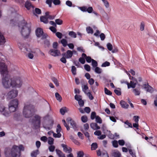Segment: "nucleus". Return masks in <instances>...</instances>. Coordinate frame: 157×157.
Returning <instances> with one entry per match:
<instances>
[{
	"label": "nucleus",
	"mask_w": 157,
	"mask_h": 157,
	"mask_svg": "<svg viewBox=\"0 0 157 157\" xmlns=\"http://www.w3.org/2000/svg\"><path fill=\"white\" fill-rule=\"evenodd\" d=\"M78 61L82 64H84L85 63V59L83 57H80Z\"/></svg>",
	"instance_id": "nucleus-57"
},
{
	"label": "nucleus",
	"mask_w": 157,
	"mask_h": 157,
	"mask_svg": "<svg viewBox=\"0 0 157 157\" xmlns=\"http://www.w3.org/2000/svg\"><path fill=\"white\" fill-rule=\"evenodd\" d=\"M19 150L20 151L24 150V147L22 145H20L19 146H13L10 150L9 152H6V157H19L17 154Z\"/></svg>",
	"instance_id": "nucleus-2"
},
{
	"label": "nucleus",
	"mask_w": 157,
	"mask_h": 157,
	"mask_svg": "<svg viewBox=\"0 0 157 157\" xmlns=\"http://www.w3.org/2000/svg\"><path fill=\"white\" fill-rule=\"evenodd\" d=\"M41 117L37 115H35L32 120V123L36 128H38L40 127V124Z\"/></svg>",
	"instance_id": "nucleus-7"
},
{
	"label": "nucleus",
	"mask_w": 157,
	"mask_h": 157,
	"mask_svg": "<svg viewBox=\"0 0 157 157\" xmlns=\"http://www.w3.org/2000/svg\"><path fill=\"white\" fill-rule=\"evenodd\" d=\"M90 126L92 129L94 130L99 129H100V127L98 126V124L96 123H92L90 124Z\"/></svg>",
	"instance_id": "nucleus-24"
},
{
	"label": "nucleus",
	"mask_w": 157,
	"mask_h": 157,
	"mask_svg": "<svg viewBox=\"0 0 157 157\" xmlns=\"http://www.w3.org/2000/svg\"><path fill=\"white\" fill-rule=\"evenodd\" d=\"M17 107L9 105V109L10 112H15L17 110Z\"/></svg>",
	"instance_id": "nucleus-22"
},
{
	"label": "nucleus",
	"mask_w": 157,
	"mask_h": 157,
	"mask_svg": "<svg viewBox=\"0 0 157 157\" xmlns=\"http://www.w3.org/2000/svg\"><path fill=\"white\" fill-rule=\"evenodd\" d=\"M79 8L83 12H86L87 7L86 6L80 7H79Z\"/></svg>",
	"instance_id": "nucleus-63"
},
{
	"label": "nucleus",
	"mask_w": 157,
	"mask_h": 157,
	"mask_svg": "<svg viewBox=\"0 0 157 157\" xmlns=\"http://www.w3.org/2000/svg\"><path fill=\"white\" fill-rule=\"evenodd\" d=\"M52 80L57 86L59 85V84L57 79L54 77L52 78Z\"/></svg>",
	"instance_id": "nucleus-38"
},
{
	"label": "nucleus",
	"mask_w": 157,
	"mask_h": 157,
	"mask_svg": "<svg viewBox=\"0 0 157 157\" xmlns=\"http://www.w3.org/2000/svg\"><path fill=\"white\" fill-rule=\"evenodd\" d=\"M56 151L59 157H65V154L59 150L56 149Z\"/></svg>",
	"instance_id": "nucleus-21"
},
{
	"label": "nucleus",
	"mask_w": 157,
	"mask_h": 157,
	"mask_svg": "<svg viewBox=\"0 0 157 157\" xmlns=\"http://www.w3.org/2000/svg\"><path fill=\"white\" fill-rule=\"evenodd\" d=\"M55 96L56 99L59 102L61 101L62 100V97L58 93H56L55 94Z\"/></svg>",
	"instance_id": "nucleus-28"
},
{
	"label": "nucleus",
	"mask_w": 157,
	"mask_h": 157,
	"mask_svg": "<svg viewBox=\"0 0 157 157\" xmlns=\"http://www.w3.org/2000/svg\"><path fill=\"white\" fill-rule=\"evenodd\" d=\"M132 91L135 95H139L140 94V89H134L132 90Z\"/></svg>",
	"instance_id": "nucleus-27"
},
{
	"label": "nucleus",
	"mask_w": 157,
	"mask_h": 157,
	"mask_svg": "<svg viewBox=\"0 0 157 157\" xmlns=\"http://www.w3.org/2000/svg\"><path fill=\"white\" fill-rule=\"evenodd\" d=\"M54 139L51 137H49L48 138V144L51 145L53 144L54 143Z\"/></svg>",
	"instance_id": "nucleus-41"
},
{
	"label": "nucleus",
	"mask_w": 157,
	"mask_h": 157,
	"mask_svg": "<svg viewBox=\"0 0 157 157\" xmlns=\"http://www.w3.org/2000/svg\"><path fill=\"white\" fill-rule=\"evenodd\" d=\"M118 142L117 140H114L112 142L113 146L115 147H118Z\"/></svg>",
	"instance_id": "nucleus-47"
},
{
	"label": "nucleus",
	"mask_w": 157,
	"mask_h": 157,
	"mask_svg": "<svg viewBox=\"0 0 157 157\" xmlns=\"http://www.w3.org/2000/svg\"><path fill=\"white\" fill-rule=\"evenodd\" d=\"M124 123L126 125H125L124 127L126 128H128L129 127L132 128V124L131 123L129 122L128 121L124 122Z\"/></svg>",
	"instance_id": "nucleus-35"
},
{
	"label": "nucleus",
	"mask_w": 157,
	"mask_h": 157,
	"mask_svg": "<svg viewBox=\"0 0 157 157\" xmlns=\"http://www.w3.org/2000/svg\"><path fill=\"white\" fill-rule=\"evenodd\" d=\"M9 105L18 107V101L17 99L12 100L10 101Z\"/></svg>",
	"instance_id": "nucleus-16"
},
{
	"label": "nucleus",
	"mask_w": 157,
	"mask_h": 157,
	"mask_svg": "<svg viewBox=\"0 0 157 157\" xmlns=\"http://www.w3.org/2000/svg\"><path fill=\"white\" fill-rule=\"evenodd\" d=\"M25 7L28 10H30L31 8L34 9V6L32 5L30 2L28 1L26 2Z\"/></svg>",
	"instance_id": "nucleus-17"
},
{
	"label": "nucleus",
	"mask_w": 157,
	"mask_h": 157,
	"mask_svg": "<svg viewBox=\"0 0 157 157\" xmlns=\"http://www.w3.org/2000/svg\"><path fill=\"white\" fill-rule=\"evenodd\" d=\"M18 46L22 52L26 53L27 52H30V49H28L27 46H25L24 44L22 42H19L18 43Z\"/></svg>",
	"instance_id": "nucleus-9"
},
{
	"label": "nucleus",
	"mask_w": 157,
	"mask_h": 157,
	"mask_svg": "<svg viewBox=\"0 0 157 157\" xmlns=\"http://www.w3.org/2000/svg\"><path fill=\"white\" fill-rule=\"evenodd\" d=\"M86 94L89 97V99L90 100H92L94 99V98L90 92H88V93H86Z\"/></svg>",
	"instance_id": "nucleus-48"
},
{
	"label": "nucleus",
	"mask_w": 157,
	"mask_h": 157,
	"mask_svg": "<svg viewBox=\"0 0 157 157\" xmlns=\"http://www.w3.org/2000/svg\"><path fill=\"white\" fill-rule=\"evenodd\" d=\"M118 143L120 145L122 146L124 144L125 141L123 140H118Z\"/></svg>",
	"instance_id": "nucleus-55"
},
{
	"label": "nucleus",
	"mask_w": 157,
	"mask_h": 157,
	"mask_svg": "<svg viewBox=\"0 0 157 157\" xmlns=\"http://www.w3.org/2000/svg\"><path fill=\"white\" fill-rule=\"evenodd\" d=\"M114 92L117 95L119 96L121 94V89L119 88H117L116 89H115L114 90Z\"/></svg>",
	"instance_id": "nucleus-30"
},
{
	"label": "nucleus",
	"mask_w": 157,
	"mask_h": 157,
	"mask_svg": "<svg viewBox=\"0 0 157 157\" xmlns=\"http://www.w3.org/2000/svg\"><path fill=\"white\" fill-rule=\"evenodd\" d=\"M53 2L55 5H60L61 2L60 0H53Z\"/></svg>",
	"instance_id": "nucleus-53"
},
{
	"label": "nucleus",
	"mask_w": 157,
	"mask_h": 157,
	"mask_svg": "<svg viewBox=\"0 0 157 157\" xmlns=\"http://www.w3.org/2000/svg\"><path fill=\"white\" fill-rule=\"evenodd\" d=\"M144 88L145 89V90L147 92L152 93L153 91V90L152 87L150 86L148 84H144Z\"/></svg>",
	"instance_id": "nucleus-15"
},
{
	"label": "nucleus",
	"mask_w": 157,
	"mask_h": 157,
	"mask_svg": "<svg viewBox=\"0 0 157 157\" xmlns=\"http://www.w3.org/2000/svg\"><path fill=\"white\" fill-rule=\"evenodd\" d=\"M18 27L19 30L22 36L24 38H28L31 30L30 25L24 21L19 24Z\"/></svg>",
	"instance_id": "nucleus-1"
},
{
	"label": "nucleus",
	"mask_w": 157,
	"mask_h": 157,
	"mask_svg": "<svg viewBox=\"0 0 157 157\" xmlns=\"http://www.w3.org/2000/svg\"><path fill=\"white\" fill-rule=\"evenodd\" d=\"M73 53L72 51L71 50H67L66 53L62 54V56L63 57H65L67 59H69L73 55Z\"/></svg>",
	"instance_id": "nucleus-11"
},
{
	"label": "nucleus",
	"mask_w": 157,
	"mask_h": 157,
	"mask_svg": "<svg viewBox=\"0 0 157 157\" xmlns=\"http://www.w3.org/2000/svg\"><path fill=\"white\" fill-rule=\"evenodd\" d=\"M122 108L124 109H128L129 106V105L125 101L121 100L120 102Z\"/></svg>",
	"instance_id": "nucleus-20"
},
{
	"label": "nucleus",
	"mask_w": 157,
	"mask_h": 157,
	"mask_svg": "<svg viewBox=\"0 0 157 157\" xmlns=\"http://www.w3.org/2000/svg\"><path fill=\"white\" fill-rule=\"evenodd\" d=\"M85 69L87 71H89L90 70V67L88 64H85L84 66Z\"/></svg>",
	"instance_id": "nucleus-52"
},
{
	"label": "nucleus",
	"mask_w": 157,
	"mask_h": 157,
	"mask_svg": "<svg viewBox=\"0 0 157 157\" xmlns=\"http://www.w3.org/2000/svg\"><path fill=\"white\" fill-rule=\"evenodd\" d=\"M107 47L109 51H111L113 49V46L110 43H108L107 44Z\"/></svg>",
	"instance_id": "nucleus-51"
},
{
	"label": "nucleus",
	"mask_w": 157,
	"mask_h": 157,
	"mask_svg": "<svg viewBox=\"0 0 157 157\" xmlns=\"http://www.w3.org/2000/svg\"><path fill=\"white\" fill-rule=\"evenodd\" d=\"M2 83L3 87L5 89L13 88L12 78H10L9 75L2 77Z\"/></svg>",
	"instance_id": "nucleus-4"
},
{
	"label": "nucleus",
	"mask_w": 157,
	"mask_h": 157,
	"mask_svg": "<svg viewBox=\"0 0 157 157\" xmlns=\"http://www.w3.org/2000/svg\"><path fill=\"white\" fill-rule=\"evenodd\" d=\"M36 35L37 37H40L43 34V32L42 29L40 28H37L36 31Z\"/></svg>",
	"instance_id": "nucleus-19"
},
{
	"label": "nucleus",
	"mask_w": 157,
	"mask_h": 157,
	"mask_svg": "<svg viewBox=\"0 0 157 157\" xmlns=\"http://www.w3.org/2000/svg\"><path fill=\"white\" fill-rule=\"evenodd\" d=\"M61 43L64 47H66L67 44V40L65 39H62L61 40Z\"/></svg>",
	"instance_id": "nucleus-39"
},
{
	"label": "nucleus",
	"mask_w": 157,
	"mask_h": 157,
	"mask_svg": "<svg viewBox=\"0 0 157 157\" xmlns=\"http://www.w3.org/2000/svg\"><path fill=\"white\" fill-rule=\"evenodd\" d=\"M112 155L114 157H121V153L117 150L113 151L112 152Z\"/></svg>",
	"instance_id": "nucleus-23"
},
{
	"label": "nucleus",
	"mask_w": 157,
	"mask_h": 157,
	"mask_svg": "<svg viewBox=\"0 0 157 157\" xmlns=\"http://www.w3.org/2000/svg\"><path fill=\"white\" fill-rule=\"evenodd\" d=\"M67 112L66 107H63L60 109V112L61 114L64 115Z\"/></svg>",
	"instance_id": "nucleus-40"
},
{
	"label": "nucleus",
	"mask_w": 157,
	"mask_h": 157,
	"mask_svg": "<svg viewBox=\"0 0 157 157\" xmlns=\"http://www.w3.org/2000/svg\"><path fill=\"white\" fill-rule=\"evenodd\" d=\"M57 133L56 134L55 133H53V136L55 138H60L61 136V135L60 133Z\"/></svg>",
	"instance_id": "nucleus-56"
},
{
	"label": "nucleus",
	"mask_w": 157,
	"mask_h": 157,
	"mask_svg": "<svg viewBox=\"0 0 157 157\" xmlns=\"http://www.w3.org/2000/svg\"><path fill=\"white\" fill-rule=\"evenodd\" d=\"M75 98L78 101L82 99V97L81 95L76 94L75 96Z\"/></svg>",
	"instance_id": "nucleus-49"
},
{
	"label": "nucleus",
	"mask_w": 157,
	"mask_h": 157,
	"mask_svg": "<svg viewBox=\"0 0 157 157\" xmlns=\"http://www.w3.org/2000/svg\"><path fill=\"white\" fill-rule=\"evenodd\" d=\"M38 150H36L33 151L31 153V155L32 157H36L38 154Z\"/></svg>",
	"instance_id": "nucleus-32"
},
{
	"label": "nucleus",
	"mask_w": 157,
	"mask_h": 157,
	"mask_svg": "<svg viewBox=\"0 0 157 157\" xmlns=\"http://www.w3.org/2000/svg\"><path fill=\"white\" fill-rule=\"evenodd\" d=\"M34 108L33 106L29 102L25 104L23 111L24 116L27 118L31 117L34 113Z\"/></svg>",
	"instance_id": "nucleus-3"
},
{
	"label": "nucleus",
	"mask_w": 157,
	"mask_h": 157,
	"mask_svg": "<svg viewBox=\"0 0 157 157\" xmlns=\"http://www.w3.org/2000/svg\"><path fill=\"white\" fill-rule=\"evenodd\" d=\"M69 35L71 37L75 38L76 37L77 34L75 32L71 31L69 32Z\"/></svg>",
	"instance_id": "nucleus-29"
},
{
	"label": "nucleus",
	"mask_w": 157,
	"mask_h": 157,
	"mask_svg": "<svg viewBox=\"0 0 157 157\" xmlns=\"http://www.w3.org/2000/svg\"><path fill=\"white\" fill-rule=\"evenodd\" d=\"M18 91L16 89H12L9 91L6 94L7 98L10 100L14 98L18 95Z\"/></svg>",
	"instance_id": "nucleus-8"
},
{
	"label": "nucleus",
	"mask_w": 157,
	"mask_h": 157,
	"mask_svg": "<svg viewBox=\"0 0 157 157\" xmlns=\"http://www.w3.org/2000/svg\"><path fill=\"white\" fill-rule=\"evenodd\" d=\"M110 63L108 61H106L104 63H103L101 65L102 67H106L110 65Z\"/></svg>",
	"instance_id": "nucleus-54"
},
{
	"label": "nucleus",
	"mask_w": 157,
	"mask_h": 157,
	"mask_svg": "<svg viewBox=\"0 0 157 157\" xmlns=\"http://www.w3.org/2000/svg\"><path fill=\"white\" fill-rule=\"evenodd\" d=\"M40 20L41 22H44L45 24H47L48 22V18L45 16H41L40 17Z\"/></svg>",
	"instance_id": "nucleus-26"
},
{
	"label": "nucleus",
	"mask_w": 157,
	"mask_h": 157,
	"mask_svg": "<svg viewBox=\"0 0 157 157\" xmlns=\"http://www.w3.org/2000/svg\"><path fill=\"white\" fill-rule=\"evenodd\" d=\"M105 93L107 95H111L112 94V93L109 90H108L105 87L104 88Z\"/></svg>",
	"instance_id": "nucleus-44"
},
{
	"label": "nucleus",
	"mask_w": 157,
	"mask_h": 157,
	"mask_svg": "<svg viewBox=\"0 0 157 157\" xmlns=\"http://www.w3.org/2000/svg\"><path fill=\"white\" fill-rule=\"evenodd\" d=\"M92 65L94 67H97L98 66L97 62L96 60L92 59Z\"/></svg>",
	"instance_id": "nucleus-45"
},
{
	"label": "nucleus",
	"mask_w": 157,
	"mask_h": 157,
	"mask_svg": "<svg viewBox=\"0 0 157 157\" xmlns=\"http://www.w3.org/2000/svg\"><path fill=\"white\" fill-rule=\"evenodd\" d=\"M13 88H20L22 85V78L20 76H15L12 78Z\"/></svg>",
	"instance_id": "nucleus-5"
},
{
	"label": "nucleus",
	"mask_w": 157,
	"mask_h": 157,
	"mask_svg": "<svg viewBox=\"0 0 157 157\" xmlns=\"http://www.w3.org/2000/svg\"><path fill=\"white\" fill-rule=\"evenodd\" d=\"M55 147L54 145H51L48 147V149L50 151L53 152L55 149Z\"/></svg>",
	"instance_id": "nucleus-46"
},
{
	"label": "nucleus",
	"mask_w": 157,
	"mask_h": 157,
	"mask_svg": "<svg viewBox=\"0 0 157 157\" xmlns=\"http://www.w3.org/2000/svg\"><path fill=\"white\" fill-rule=\"evenodd\" d=\"M97 147V144L96 143H93L91 145V150H95Z\"/></svg>",
	"instance_id": "nucleus-37"
},
{
	"label": "nucleus",
	"mask_w": 157,
	"mask_h": 157,
	"mask_svg": "<svg viewBox=\"0 0 157 157\" xmlns=\"http://www.w3.org/2000/svg\"><path fill=\"white\" fill-rule=\"evenodd\" d=\"M56 35L57 37L59 39H61L62 37V34L60 32H56Z\"/></svg>",
	"instance_id": "nucleus-58"
},
{
	"label": "nucleus",
	"mask_w": 157,
	"mask_h": 157,
	"mask_svg": "<svg viewBox=\"0 0 157 157\" xmlns=\"http://www.w3.org/2000/svg\"><path fill=\"white\" fill-rule=\"evenodd\" d=\"M55 22L56 24L61 25L63 24V21L59 19H57L55 20Z\"/></svg>",
	"instance_id": "nucleus-42"
},
{
	"label": "nucleus",
	"mask_w": 157,
	"mask_h": 157,
	"mask_svg": "<svg viewBox=\"0 0 157 157\" xmlns=\"http://www.w3.org/2000/svg\"><path fill=\"white\" fill-rule=\"evenodd\" d=\"M0 73L2 77L9 75L7 66L3 62H0Z\"/></svg>",
	"instance_id": "nucleus-6"
},
{
	"label": "nucleus",
	"mask_w": 157,
	"mask_h": 157,
	"mask_svg": "<svg viewBox=\"0 0 157 157\" xmlns=\"http://www.w3.org/2000/svg\"><path fill=\"white\" fill-rule=\"evenodd\" d=\"M78 104L80 107H82L84 105V101L82 99L78 101Z\"/></svg>",
	"instance_id": "nucleus-59"
},
{
	"label": "nucleus",
	"mask_w": 157,
	"mask_h": 157,
	"mask_svg": "<svg viewBox=\"0 0 157 157\" xmlns=\"http://www.w3.org/2000/svg\"><path fill=\"white\" fill-rule=\"evenodd\" d=\"M76 68L75 66H73L71 67V71L74 75H75L76 74Z\"/></svg>",
	"instance_id": "nucleus-34"
},
{
	"label": "nucleus",
	"mask_w": 157,
	"mask_h": 157,
	"mask_svg": "<svg viewBox=\"0 0 157 157\" xmlns=\"http://www.w3.org/2000/svg\"><path fill=\"white\" fill-rule=\"evenodd\" d=\"M102 1L104 4V6L106 8H109V4L107 0H102Z\"/></svg>",
	"instance_id": "nucleus-31"
},
{
	"label": "nucleus",
	"mask_w": 157,
	"mask_h": 157,
	"mask_svg": "<svg viewBox=\"0 0 157 157\" xmlns=\"http://www.w3.org/2000/svg\"><path fill=\"white\" fill-rule=\"evenodd\" d=\"M86 10V12H87L89 13H91L93 11V9L92 7H89L88 8L87 7Z\"/></svg>",
	"instance_id": "nucleus-64"
},
{
	"label": "nucleus",
	"mask_w": 157,
	"mask_h": 157,
	"mask_svg": "<svg viewBox=\"0 0 157 157\" xmlns=\"http://www.w3.org/2000/svg\"><path fill=\"white\" fill-rule=\"evenodd\" d=\"M94 71L96 73L100 74L101 73L102 70L98 67H96L94 69Z\"/></svg>",
	"instance_id": "nucleus-36"
},
{
	"label": "nucleus",
	"mask_w": 157,
	"mask_h": 157,
	"mask_svg": "<svg viewBox=\"0 0 157 157\" xmlns=\"http://www.w3.org/2000/svg\"><path fill=\"white\" fill-rule=\"evenodd\" d=\"M84 153L82 151H79L77 153V157H83Z\"/></svg>",
	"instance_id": "nucleus-62"
},
{
	"label": "nucleus",
	"mask_w": 157,
	"mask_h": 157,
	"mask_svg": "<svg viewBox=\"0 0 157 157\" xmlns=\"http://www.w3.org/2000/svg\"><path fill=\"white\" fill-rule=\"evenodd\" d=\"M0 112L6 116H8L9 114V112L6 110L5 108L3 105H0Z\"/></svg>",
	"instance_id": "nucleus-13"
},
{
	"label": "nucleus",
	"mask_w": 157,
	"mask_h": 157,
	"mask_svg": "<svg viewBox=\"0 0 157 157\" xmlns=\"http://www.w3.org/2000/svg\"><path fill=\"white\" fill-rule=\"evenodd\" d=\"M51 124L49 126H44V128H45V129H48V130H49L51 129L52 127V126L53 124V121H51Z\"/></svg>",
	"instance_id": "nucleus-60"
},
{
	"label": "nucleus",
	"mask_w": 157,
	"mask_h": 157,
	"mask_svg": "<svg viewBox=\"0 0 157 157\" xmlns=\"http://www.w3.org/2000/svg\"><path fill=\"white\" fill-rule=\"evenodd\" d=\"M81 120L84 123L86 122L87 121V118L86 116H82L81 117Z\"/></svg>",
	"instance_id": "nucleus-61"
},
{
	"label": "nucleus",
	"mask_w": 157,
	"mask_h": 157,
	"mask_svg": "<svg viewBox=\"0 0 157 157\" xmlns=\"http://www.w3.org/2000/svg\"><path fill=\"white\" fill-rule=\"evenodd\" d=\"M33 14L35 16H37V14H40L41 13V10L38 8H36L34 10H33Z\"/></svg>",
	"instance_id": "nucleus-25"
},
{
	"label": "nucleus",
	"mask_w": 157,
	"mask_h": 157,
	"mask_svg": "<svg viewBox=\"0 0 157 157\" xmlns=\"http://www.w3.org/2000/svg\"><path fill=\"white\" fill-rule=\"evenodd\" d=\"M61 145L62 147L63 148V151L65 152L70 153L72 151L71 148L69 147H67V146L66 144H62Z\"/></svg>",
	"instance_id": "nucleus-12"
},
{
	"label": "nucleus",
	"mask_w": 157,
	"mask_h": 157,
	"mask_svg": "<svg viewBox=\"0 0 157 157\" xmlns=\"http://www.w3.org/2000/svg\"><path fill=\"white\" fill-rule=\"evenodd\" d=\"M6 42V39L4 36L0 32V45H3Z\"/></svg>",
	"instance_id": "nucleus-18"
},
{
	"label": "nucleus",
	"mask_w": 157,
	"mask_h": 157,
	"mask_svg": "<svg viewBox=\"0 0 157 157\" xmlns=\"http://www.w3.org/2000/svg\"><path fill=\"white\" fill-rule=\"evenodd\" d=\"M125 83L127 85L128 89H129L131 87L134 88L136 85V82H135L134 81H130V83H128L127 82H125Z\"/></svg>",
	"instance_id": "nucleus-14"
},
{
	"label": "nucleus",
	"mask_w": 157,
	"mask_h": 157,
	"mask_svg": "<svg viewBox=\"0 0 157 157\" xmlns=\"http://www.w3.org/2000/svg\"><path fill=\"white\" fill-rule=\"evenodd\" d=\"M51 55L54 56H59L61 55L60 51L58 50L51 49L49 52Z\"/></svg>",
	"instance_id": "nucleus-10"
},
{
	"label": "nucleus",
	"mask_w": 157,
	"mask_h": 157,
	"mask_svg": "<svg viewBox=\"0 0 157 157\" xmlns=\"http://www.w3.org/2000/svg\"><path fill=\"white\" fill-rule=\"evenodd\" d=\"M96 113L94 112H93L91 113V116H90V118L92 120H94L95 118H96Z\"/></svg>",
	"instance_id": "nucleus-50"
},
{
	"label": "nucleus",
	"mask_w": 157,
	"mask_h": 157,
	"mask_svg": "<svg viewBox=\"0 0 157 157\" xmlns=\"http://www.w3.org/2000/svg\"><path fill=\"white\" fill-rule=\"evenodd\" d=\"M95 120L96 121L97 123H99V124H101L102 123V120L99 116H97L96 117Z\"/></svg>",
	"instance_id": "nucleus-43"
},
{
	"label": "nucleus",
	"mask_w": 157,
	"mask_h": 157,
	"mask_svg": "<svg viewBox=\"0 0 157 157\" xmlns=\"http://www.w3.org/2000/svg\"><path fill=\"white\" fill-rule=\"evenodd\" d=\"M86 30L88 33L93 34V33L94 31L93 29L90 26L86 28Z\"/></svg>",
	"instance_id": "nucleus-33"
}]
</instances>
